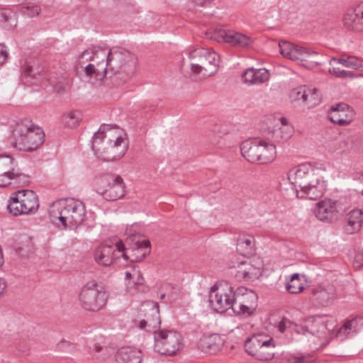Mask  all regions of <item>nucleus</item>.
<instances>
[{
    "label": "nucleus",
    "instance_id": "22",
    "mask_svg": "<svg viewBox=\"0 0 363 363\" xmlns=\"http://www.w3.org/2000/svg\"><path fill=\"white\" fill-rule=\"evenodd\" d=\"M294 134V128L287 118L279 117L277 119L274 128L272 130V139L278 143L286 142Z\"/></svg>",
    "mask_w": 363,
    "mask_h": 363
},
{
    "label": "nucleus",
    "instance_id": "11",
    "mask_svg": "<svg viewBox=\"0 0 363 363\" xmlns=\"http://www.w3.org/2000/svg\"><path fill=\"white\" fill-rule=\"evenodd\" d=\"M235 298L233 286L226 281L216 282L208 291L209 306L219 313H223L233 308Z\"/></svg>",
    "mask_w": 363,
    "mask_h": 363
},
{
    "label": "nucleus",
    "instance_id": "37",
    "mask_svg": "<svg viewBox=\"0 0 363 363\" xmlns=\"http://www.w3.org/2000/svg\"><path fill=\"white\" fill-rule=\"evenodd\" d=\"M267 342V345H262L259 350L257 352L255 357L260 360H269L273 358L274 354V347L273 339L270 337L266 338Z\"/></svg>",
    "mask_w": 363,
    "mask_h": 363
},
{
    "label": "nucleus",
    "instance_id": "21",
    "mask_svg": "<svg viewBox=\"0 0 363 363\" xmlns=\"http://www.w3.org/2000/svg\"><path fill=\"white\" fill-rule=\"evenodd\" d=\"M354 117V112L347 104H337L330 108L329 118L330 121L340 125L350 123Z\"/></svg>",
    "mask_w": 363,
    "mask_h": 363
},
{
    "label": "nucleus",
    "instance_id": "6",
    "mask_svg": "<svg viewBox=\"0 0 363 363\" xmlns=\"http://www.w3.org/2000/svg\"><path fill=\"white\" fill-rule=\"evenodd\" d=\"M189 58L192 61L191 71L200 78L207 77L216 72L220 56L214 50L203 48H196L187 52Z\"/></svg>",
    "mask_w": 363,
    "mask_h": 363
},
{
    "label": "nucleus",
    "instance_id": "40",
    "mask_svg": "<svg viewBox=\"0 0 363 363\" xmlns=\"http://www.w3.org/2000/svg\"><path fill=\"white\" fill-rule=\"evenodd\" d=\"M341 64L344 67L353 68V69H360L362 67V64L359 60L354 57V56H349L347 58H336L333 57L330 61V65H332L333 64Z\"/></svg>",
    "mask_w": 363,
    "mask_h": 363
},
{
    "label": "nucleus",
    "instance_id": "9",
    "mask_svg": "<svg viewBox=\"0 0 363 363\" xmlns=\"http://www.w3.org/2000/svg\"><path fill=\"white\" fill-rule=\"evenodd\" d=\"M37 194L32 190H18L13 192L7 203L9 212L15 216L35 213L39 208Z\"/></svg>",
    "mask_w": 363,
    "mask_h": 363
},
{
    "label": "nucleus",
    "instance_id": "51",
    "mask_svg": "<svg viewBox=\"0 0 363 363\" xmlns=\"http://www.w3.org/2000/svg\"><path fill=\"white\" fill-rule=\"evenodd\" d=\"M347 150V147H339V152H345Z\"/></svg>",
    "mask_w": 363,
    "mask_h": 363
},
{
    "label": "nucleus",
    "instance_id": "34",
    "mask_svg": "<svg viewBox=\"0 0 363 363\" xmlns=\"http://www.w3.org/2000/svg\"><path fill=\"white\" fill-rule=\"evenodd\" d=\"M99 65V67H96L93 65L85 64L83 67L77 66V68L78 69L81 68L82 72L89 79L101 81L106 77L107 71L104 69V62Z\"/></svg>",
    "mask_w": 363,
    "mask_h": 363
},
{
    "label": "nucleus",
    "instance_id": "43",
    "mask_svg": "<svg viewBox=\"0 0 363 363\" xmlns=\"http://www.w3.org/2000/svg\"><path fill=\"white\" fill-rule=\"evenodd\" d=\"M296 327V325H295L291 320L286 318H283L277 325L278 330L282 333L288 330H295Z\"/></svg>",
    "mask_w": 363,
    "mask_h": 363
},
{
    "label": "nucleus",
    "instance_id": "10",
    "mask_svg": "<svg viewBox=\"0 0 363 363\" xmlns=\"http://www.w3.org/2000/svg\"><path fill=\"white\" fill-rule=\"evenodd\" d=\"M352 203L350 197L342 196L338 199L325 198L316 203L315 216L321 221L333 223L343 215Z\"/></svg>",
    "mask_w": 363,
    "mask_h": 363
},
{
    "label": "nucleus",
    "instance_id": "32",
    "mask_svg": "<svg viewBox=\"0 0 363 363\" xmlns=\"http://www.w3.org/2000/svg\"><path fill=\"white\" fill-rule=\"evenodd\" d=\"M269 336H266L262 334H257L248 337L245 342V348L247 353L254 356L257 352L259 350L262 345H267V342L266 338Z\"/></svg>",
    "mask_w": 363,
    "mask_h": 363
},
{
    "label": "nucleus",
    "instance_id": "48",
    "mask_svg": "<svg viewBox=\"0 0 363 363\" xmlns=\"http://www.w3.org/2000/svg\"><path fill=\"white\" fill-rule=\"evenodd\" d=\"M213 131L215 133H219L220 135H225V134H227L228 133V131L227 130L225 126H223V125H221L220 127L215 126L213 128Z\"/></svg>",
    "mask_w": 363,
    "mask_h": 363
},
{
    "label": "nucleus",
    "instance_id": "5",
    "mask_svg": "<svg viewBox=\"0 0 363 363\" xmlns=\"http://www.w3.org/2000/svg\"><path fill=\"white\" fill-rule=\"evenodd\" d=\"M44 140L43 130L33 123H18L13 129L12 143L18 150L33 152L43 145Z\"/></svg>",
    "mask_w": 363,
    "mask_h": 363
},
{
    "label": "nucleus",
    "instance_id": "45",
    "mask_svg": "<svg viewBox=\"0 0 363 363\" xmlns=\"http://www.w3.org/2000/svg\"><path fill=\"white\" fill-rule=\"evenodd\" d=\"M329 72L337 77L346 78L353 77L352 72L345 70H340L339 68L335 67H330Z\"/></svg>",
    "mask_w": 363,
    "mask_h": 363
},
{
    "label": "nucleus",
    "instance_id": "44",
    "mask_svg": "<svg viewBox=\"0 0 363 363\" xmlns=\"http://www.w3.org/2000/svg\"><path fill=\"white\" fill-rule=\"evenodd\" d=\"M252 329V325L248 323H245L237 326L233 332L237 335H245L250 332Z\"/></svg>",
    "mask_w": 363,
    "mask_h": 363
},
{
    "label": "nucleus",
    "instance_id": "25",
    "mask_svg": "<svg viewBox=\"0 0 363 363\" xmlns=\"http://www.w3.org/2000/svg\"><path fill=\"white\" fill-rule=\"evenodd\" d=\"M224 340L218 334L204 335L199 341L198 347L205 353L213 354L220 351Z\"/></svg>",
    "mask_w": 363,
    "mask_h": 363
},
{
    "label": "nucleus",
    "instance_id": "17",
    "mask_svg": "<svg viewBox=\"0 0 363 363\" xmlns=\"http://www.w3.org/2000/svg\"><path fill=\"white\" fill-rule=\"evenodd\" d=\"M213 38L218 43H227L233 46L248 48L252 43L250 37L234 30H216Z\"/></svg>",
    "mask_w": 363,
    "mask_h": 363
},
{
    "label": "nucleus",
    "instance_id": "24",
    "mask_svg": "<svg viewBox=\"0 0 363 363\" xmlns=\"http://www.w3.org/2000/svg\"><path fill=\"white\" fill-rule=\"evenodd\" d=\"M269 79V72L265 68L250 67L241 75L242 82L246 85L261 84Z\"/></svg>",
    "mask_w": 363,
    "mask_h": 363
},
{
    "label": "nucleus",
    "instance_id": "49",
    "mask_svg": "<svg viewBox=\"0 0 363 363\" xmlns=\"http://www.w3.org/2000/svg\"><path fill=\"white\" fill-rule=\"evenodd\" d=\"M6 289V283L4 279L0 278V297L3 296Z\"/></svg>",
    "mask_w": 363,
    "mask_h": 363
},
{
    "label": "nucleus",
    "instance_id": "38",
    "mask_svg": "<svg viewBox=\"0 0 363 363\" xmlns=\"http://www.w3.org/2000/svg\"><path fill=\"white\" fill-rule=\"evenodd\" d=\"M125 279L128 289H131L136 285H141L143 283L141 273L136 267H133L125 272Z\"/></svg>",
    "mask_w": 363,
    "mask_h": 363
},
{
    "label": "nucleus",
    "instance_id": "42",
    "mask_svg": "<svg viewBox=\"0 0 363 363\" xmlns=\"http://www.w3.org/2000/svg\"><path fill=\"white\" fill-rule=\"evenodd\" d=\"M41 11V8L38 4L28 5L22 8V13L28 16L33 17L38 15Z\"/></svg>",
    "mask_w": 363,
    "mask_h": 363
},
{
    "label": "nucleus",
    "instance_id": "46",
    "mask_svg": "<svg viewBox=\"0 0 363 363\" xmlns=\"http://www.w3.org/2000/svg\"><path fill=\"white\" fill-rule=\"evenodd\" d=\"M8 55L9 53L6 48L4 45L0 44V66L6 62Z\"/></svg>",
    "mask_w": 363,
    "mask_h": 363
},
{
    "label": "nucleus",
    "instance_id": "35",
    "mask_svg": "<svg viewBox=\"0 0 363 363\" xmlns=\"http://www.w3.org/2000/svg\"><path fill=\"white\" fill-rule=\"evenodd\" d=\"M82 119V114L78 110H69L62 116V123L67 128H73L79 125Z\"/></svg>",
    "mask_w": 363,
    "mask_h": 363
},
{
    "label": "nucleus",
    "instance_id": "47",
    "mask_svg": "<svg viewBox=\"0 0 363 363\" xmlns=\"http://www.w3.org/2000/svg\"><path fill=\"white\" fill-rule=\"evenodd\" d=\"M138 228V225L137 224H134L131 225L130 228L126 229L125 233L127 235L131 238L133 237H135L138 233H137V229Z\"/></svg>",
    "mask_w": 363,
    "mask_h": 363
},
{
    "label": "nucleus",
    "instance_id": "15",
    "mask_svg": "<svg viewBox=\"0 0 363 363\" xmlns=\"http://www.w3.org/2000/svg\"><path fill=\"white\" fill-rule=\"evenodd\" d=\"M150 242L148 240L136 241L135 247L131 250H125L122 242H117L118 253L126 262H139L143 261L150 253Z\"/></svg>",
    "mask_w": 363,
    "mask_h": 363
},
{
    "label": "nucleus",
    "instance_id": "36",
    "mask_svg": "<svg viewBox=\"0 0 363 363\" xmlns=\"http://www.w3.org/2000/svg\"><path fill=\"white\" fill-rule=\"evenodd\" d=\"M289 97L294 106L303 108L307 98V86L303 85L294 88L291 90Z\"/></svg>",
    "mask_w": 363,
    "mask_h": 363
},
{
    "label": "nucleus",
    "instance_id": "30",
    "mask_svg": "<svg viewBox=\"0 0 363 363\" xmlns=\"http://www.w3.org/2000/svg\"><path fill=\"white\" fill-rule=\"evenodd\" d=\"M346 230L347 233L352 234L358 232L362 227L363 223V212L359 209H354L349 212L347 216Z\"/></svg>",
    "mask_w": 363,
    "mask_h": 363
},
{
    "label": "nucleus",
    "instance_id": "53",
    "mask_svg": "<svg viewBox=\"0 0 363 363\" xmlns=\"http://www.w3.org/2000/svg\"><path fill=\"white\" fill-rule=\"evenodd\" d=\"M341 143L343 144L345 146L347 145V143L345 142H342Z\"/></svg>",
    "mask_w": 363,
    "mask_h": 363
},
{
    "label": "nucleus",
    "instance_id": "41",
    "mask_svg": "<svg viewBox=\"0 0 363 363\" xmlns=\"http://www.w3.org/2000/svg\"><path fill=\"white\" fill-rule=\"evenodd\" d=\"M320 102V96L317 89L307 86V98L303 108H312Z\"/></svg>",
    "mask_w": 363,
    "mask_h": 363
},
{
    "label": "nucleus",
    "instance_id": "19",
    "mask_svg": "<svg viewBox=\"0 0 363 363\" xmlns=\"http://www.w3.org/2000/svg\"><path fill=\"white\" fill-rule=\"evenodd\" d=\"M143 307L145 311L149 310V313L146 316V319L139 321L138 327L148 332L153 333L155 335V333H158L157 329L160 325L159 308L153 303H146L143 305Z\"/></svg>",
    "mask_w": 363,
    "mask_h": 363
},
{
    "label": "nucleus",
    "instance_id": "26",
    "mask_svg": "<svg viewBox=\"0 0 363 363\" xmlns=\"http://www.w3.org/2000/svg\"><path fill=\"white\" fill-rule=\"evenodd\" d=\"M143 354L141 350L135 347H122L116 352L117 363H141Z\"/></svg>",
    "mask_w": 363,
    "mask_h": 363
},
{
    "label": "nucleus",
    "instance_id": "3",
    "mask_svg": "<svg viewBox=\"0 0 363 363\" xmlns=\"http://www.w3.org/2000/svg\"><path fill=\"white\" fill-rule=\"evenodd\" d=\"M92 148L103 160L113 161L125 155L127 143L118 129L103 125L92 138Z\"/></svg>",
    "mask_w": 363,
    "mask_h": 363
},
{
    "label": "nucleus",
    "instance_id": "28",
    "mask_svg": "<svg viewBox=\"0 0 363 363\" xmlns=\"http://www.w3.org/2000/svg\"><path fill=\"white\" fill-rule=\"evenodd\" d=\"M344 23L349 29L363 32V5L359 6L355 12L347 11L344 17Z\"/></svg>",
    "mask_w": 363,
    "mask_h": 363
},
{
    "label": "nucleus",
    "instance_id": "55",
    "mask_svg": "<svg viewBox=\"0 0 363 363\" xmlns=\"http://www.w3.org/2000/svg\"><path fill=\"white\" fill-rule=\"evenodd\" d=\"M362 193L363 194V189H362Z\"/></svg>",
    "mask_w": 363,
    "mask_h": 363
},
{
    "label": "nucleus",
    "instance_id": "31",
    "mask_svg": "<svg viewBox=\"0 0 363 363\" xmlns=\"http://www.w3.org/2000/svg\"><path fill=\"white\" fill-rule=\"evenodd\" d=\"M255 239L251 235H240L237 242V250L243 256H249L254 253Z\"/></svg>",
    "mask_w": 363,
    "mask_h": 363
},
{
    "label": "nucleus",
    "instance_id": "29",
    "mask_svg": "<svg viewBox=\"0 0 363 363\" xmlns=\"http://www.w3.org/2000/svg\"><path fill=\"white\" fill-rule=\"evenodd\" d=\"M245 291H247V293L245 294L246 298L251 301H250L249 300H246L238 302L236 298H235L234 306L231 308L238 313L250 315L255 308L257 296L253 291H248L247 289H245Z\"/></svg>",
    "mask_w": 363,
    "mask_h": 363
},
{
    "label": "nucleus",
    "instance_id": "18",
    "mask_svg": "<svg viewBox=\"0 0 363 363\" xmlns=\"http://www.w3.org/2000/svg\"><path fill=\"white\" fill-rule=\"evenodd\" d=\"M237 276L246 280H253L262 275L264 264L262 259L255 257L252 259L241 261L238 264Z\"/></svg>",
    "mask_w": 363,
    "mask_h": 363
},
{
    "label": "nucleus",
    "instance_id": "20",
    "mask_svg": "<svg viewBox=\"0 0 363 363\" xmlns=\"http://www.w3.org/2000/svg\"><path fill=\"white\" fill-rule=\"evenodd\" d=\"M120 257L121 255L118 253L117 245L115 248L108 245H101L95 249L94 253L95 262L103 267L110 266Z\"/></svg>",
    "mask_w": 363,
    "mask_h": 363
},
{
    "label": "nucleus",
    "instance_id": "52",
    "mask_svg": "<svg viewBox=\"0 0 363 363\" xmlns=\"http://www.w3.org/2000/svg\"><path fill=\"white\" fill-rule=\"evenodd\" d=\"M303 361V357H300V358H298V359H297L298 363H302Z\"/></svg>",
    "mask_w": 363,
    "mask_h": 363
},
{
    "label": "nucleus",
    "instance_id": "33",
    "mask_svg": "<svg viewBox=\"0 0 363 363\" xmlns=\"http://www.w3.org/2000/svg\"><path fill=\"white\" fill-rule=\"evenodd\" d=\"M357 321L352 319L346 321L339 329L333 330V337H336L338 340L342 341L357 331Z\"/></svg>",
    "mask_w": 363,
    "mask_h": 363
},
{
    "label": "nucleus",
    "instance_id": "12",
    "mask_svg": "<svg viewBox=\"0 0 363 363\" xmlns=\"http://www.w3.org/2000/svg\"><path fill=\"white\" fill-rule=\"evenodd\" d=\"M108 294L103 285L96 280L88 281L82 289L79 302L83 308L97 311L107 303Z\"/></svg>",
    "mask_w": 363,
    "mask_h": 363
},
{
    "label": "nucleus",
    "instance_id": "16",
    "mask_svg": "<svg viewBox=\"0 0 363 363\" xmlns=\"http://www.w3.org/2000/svg\"><path fill=\"white\" fill-rule=\"evenodd\" d=\"M279 47L281 55L293 61H307L309 58L317 55L313 50L286 40L279 41Z\"/></svg>",
    "mask_w": 363,
    "mask_h": 363
},
{
    "label": "nucleus",
    "instance_id": "50",
    "mask_svg": "<svg viewBox=\"0 0 363 363\" xmlns=\"http://www.w3.org/2000/svg\"><path fill=\"white\" fill-rule=\"evenodd\" d=\"M325 294H326V291H320V292L317 294V296H318V298H320V297H324Z\"/></svg>",
    "mask_w": 363,
    "mask_h": 363
},
{
    "label": "nucleus",
    "instance_id": "7",
    "mask_svg": "<svg viewBox=\"0 0 363 363\" xmlns=\"http://www.w3.org/2000/svg\"><path fill=\"white\" fill-rule=\"evenodd\" d=\"M29 183V177L20 171L13 157L6 154L0 155V189L19 187Z\"/></svg>",
    "mask_w": 363,
    "mask_h": 363
},
{
    "label": "nucleus",
    "instance_id": "14",
    "mask_svg": "<svg viewBox=\"0 0 363 363\" xmlns=\"http://www.w3.org/2000/svg\"><path fill=\"white\" fill-rule=\"evenodd\" d=\"M154 340L155 351L162 354L174 355L183 347L182 335L174 330H160L155 333Z\"/></svg>",
    "mask_w": 363,
    "mask_h": 363
},
{
    "label": "nucleus",
    "instance_id": "2",
    "mask_svg": "<svg viewBox=\"0 0 363 363\" xmlns=\"http://www.w3.org/2000/svg\"><path fill=\"white\" fill-rule=\"evenodd\" d=\"M321 169L325 170L311 162L301 163L289 169L287 178L298 198L316 199L325 193L328 181Z\"/></svg>",
    "mask_w": 363,
    "mask_h": 363
},
{
    "label": "nucleus",
    "instance_id": "23",
    "mask_svg": "<svg viewBox=\"0 0 363 363\" xmlns=\"http://www.w3.org/2000/svg\"><path fill=\"white\" fill-rule=\"evenodd\" d=\"M259 164H267L277 157V147L269 139L257 138Z\"/></svg>",
    "mask_w": 363,
    "mask_h": 363
},
{
    "label": "nucleus",
    "instance_id": "54",
    "mask_svg": "<svg viewBox=\"0 0 363 363\" xmlns=\"http://www.w3.org/2000/svg\"><path fill=\"white\" fill-rule=\"evenodd\" d=\"M30 70L29 68H27V69L26 70V72H28Z\"/></svg>",
    "mask_w": 363,
    "mask_h": 363
},
{
    "label": "nucleus",
    "instance_id": "27",
    "mask_svg": "<svg viewBox=\"0 0 363 363\" xmlns=\"http://www.w3.org/2000/svg\"><path fill=\"white\" fill-rule=\"evenodd\" d=\"M240 153L247 162L259 164L257 138L243 141L240 145Z\"/></svg>",
    "mask_w": 363,
    "mask_h": 363
},
{
    "label": "nucleus",
    "instance_id": "39",
    "mask_svg": "<svg viewBox=\"0 0 363 363\" xmlns=\"http://www.w3.org/2000/svg\"><path fill=\"white\" fill-rule=\"evenodd\" d=\"M304 280L300 278L298 274L296 273L291 276L289 281H287L286 288L291 294H298L304 289Z\"/></svg>",
    "mask_w": 363,
    "mask_h": 363
},
{
    "label": "nucleus",
    "instance_id": "4",
    "mask_svg": "<svg viewBox=\"0 0 363 363\" xmlns=\"http://www.w3.org/2000/svg\"><path fill=\"white\" fill-rule=\"evenodd\" d=\"M52 223L60 229L65 230L77 227L86 216L83 202L74 199H60L53 202L49 209Z\"/></svg>",
    "mask_w": 363,
    "mask_h": 363
},
{
    "label": "nucleus",
    "instance_id": "8",
    "mask_svg": "<svg viewBox=\"0 0 363 363\" xmlns=\"http://www.w3.org/2000/svg\"><path fill=\"white\" fill-rule=\"evenodd\" d=\"M94 186L96 191L108 201L120 199L126 192L123 179L115 174H104L96 177Z\"/></svg>",
    "mask_w": 363,
    "mask_h": 363
},
{
    "label": "nucleus",
    "instance_id": "1",
    "mask_svg": "<svg viewBox=\"0 0 363 363\" xmlns=\"http://www.w3.org/2000/svg\"><path fill=\"white\" fill-rule=\"evenodd\" d=\"M104 63V69H108L115 72L116 78L125 82L134 74L136 59L128 51L112 52L108 48L93 47L81 52L77 59V66L83 67L85 64L93 65L99 67Z\"/></svg>",
    "mask_w": 363,
    "mask_h": 363
},
{
    "label": "nucleus",
    "instance_id": "13",
    "mask_svg": "<svg viewBox=\"0 0 363 363\" xmlns=\"http://www.w3.org/2000/svg\"><path fill=\"white\" fill-rule=\"evenodd\" d=\"M336 326L337 321L333 318L316 317L308 320L306 331L314 336L312 341L318 348L327 345L333 338Z\"/></svg>",
    "mask_w": 363,
    "mask_h": 363
}]
</instances>
